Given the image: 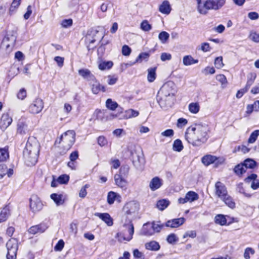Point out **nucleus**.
<instances>
[{
    "label": "nucleus",
    "mask_w": 259,
    "mask_h": 259,
    "mask_svg": "<svg viewBox=\"0 0 259 259\" xmlns=\"http://www.w3.org/2000/svg\"><path fill=\"white\" fill-rule=\"evenodd\" d=\"M209 128L206 124L196 123L187 128L185 139L193 146L199 147L209 138Z\"/></svg>",
    "instance_id": "nucleus-1"
},
{
    "label": "nucleus",
    "mask_w": 259,
    "mask_h": 259,
    "mask_svg": "<svg viewBox=\"0 0 259 259\" xmlns=\"http://www.w3.org/2000/svg\"><path fill=\"white\" fill-rule=\"evenodd\" d=\"M39 152V144L34 137L29 138L23 151V156L28 165H33L37 162Z\"/></svg>",
    "instance_id": "nucleus-2"
},
{
    "label": "nucleus",
    "mask_w": 259,
    "mask_h": 259,
    "mask_svg": "<svg viewBox=\"0 0 259 259\" xmlns=\"http://www.w3.org/2000/svg\"><path fill=\"white\" fill-rule=\"evenodd\" d=\"M176 92V85L174 82L170 81L165 83L158 93L161 96L160 99L158 101L159 104H161L162 101L167 102V104H169L170 101H173Z\"/></svg>",
    "instance_id": "nucleus-3"
},
{
    "label": "nucleus",
    "mask_w": 259,
    "mask_h": 259,
    "mask_svg": "<svg viewBox=\"0 0 259 259\" xmlns=\"http://www.w3.org/2000/svg\"><path fill=\"white\" fill-rule=\"evenodd\" d=\"M226 0H206L203 6L199 7L198 12L202 15H206L208 10H218L220 9L225 4Z\"/></svg>",
    "instance_id": "nucleus-4"
},
{
    "label": "nucleus",
    "mask_w": 259,
    "mask_h": 259,
    "mask_svg": "<svg viewBox=\"0 0 259 259\" xmlns=\"http://www.w3.org/2000/svg\"><path fill=\"white\" fill-rule=\"evenodd\" d=\"M134 233V225L130 223L123 226L121 231L116 234V238L120 242L129 241L133 238Z\"/></svg>",
    "instance_id": "nucleus-5"
},
{
    "label": "nucleus",
    "mask_w": 259,
    "mask_h": 259,
    "mask_svg": "<svg viewBox=\"0 0 259 259\" xmlns=\"http://www.w3.org/2000/svg\"><path fill=\"white\" fill-rule=\"evenodd\" d=\"M75 133L73 130H69L64 133L60 138V141L64 148L63 154L69 150L75 142Z\"/></svg>",
    "instance_id": "nucleus-6"
},
{
    "label": "nucleus",
    "mask_w": 259,
    "mask_h": 259,
    "mask_svg": "<svg viewBox=\"0 0 259 259\" xmlns=\"http://www.w3.org/2000/svg\"><path fill=\"white\" fill-rule=\"evenodd\" d=\"M131 159L134 166L138 169L142 168L144 164V155L140 148L131 151Z\"/></svg>",
    "instance_id": "nucleus-7"
},
{
    "label": "nucleus",
    "mask_w": 259,
    "mask_h": 259,
    "mask_svg": "<svg viewBox=\"0 0 259 259\" xmlns=\"http://www.w3.org/2000/svg\"><path fill=\"white\" fill-rule=\"evenodd\" d=\"M6 246L8 250L7 259H16L18 248V241L14 238H12L7 242Z\"/></svg>",
    "instance_id": "nucleus-8"
},
{
    "label": "nucleus",
    "mask_w": 259,
    "mask_h": 259,
    "mask_svg": "<svg viewBox=\"0 0 259 259\" xmlns=\"http://www.w3.org/2000/svg\"><path fill=\"white\" fill-rule=\"evenodd\" d=\"M104 37L102 34L99 35V31L97 30H93L91 31V33H88L86 36L85 39L87 43H89L88 46L89 51L93 49L94 46H92L91 45L94 44L97 40H102Z\"/></svg>",
    "instance_id": "nucleus-9"
},
{
    "label": "nucleus",
    "mask_w": 259,
    "mask_h": 259,
    "mask_svg": "<svg viewBox=\"0 0 259 259\" xmlns=\"http://www.w3.org/2000/svg\"><path fill=\"white\" fill-rule=\"evenodd\" d=\"M44 108V102L41 99H36L29 106L30 112L33 114H37L41 111Z\"/></svg>",
    "instance_id": "nucleus-10"
},
{
    "label": "nucleus",
    "mask_w": 259,
    "mask_h": 259,
    "mask_svg": "<svg viewBox=\"0 0 259 259\" xmlns=\"http://www.w3.org/2000/svg\"><path fill=\"white\" fill-rule=\"evenodd\" d=\"M30 207L32 211L37 212L42 209L43 204L39 198L34 196L30 199Z\"/></svg>",
    "instance_id": "nucleus-11"
},
{
    "label": "nucleus",
    "mask_w": 259,
    "mask_h": 259,
    "mask_svg": "<svg viewBox=\"0 0 259 259\" xmlns=\"http://www.w3.org/2000/svg\"><path fill=\"white\" fill-rule=\"evenodd\" d=\"M198 195L193 191H189L185 195V198H180L178 202L180 204H184L186 202H192L198 199Z\"/></svg>",
    "instance_id": "nucleus-12"
},
{
    "label": "nucleus",
    "mask_w": 259,
    "mask_h": 259,
    "mask_svg": "<svg viewBox=\"0 0 259 259\" xmlns=\"http://www.w3.org/2000/svg\"><path fill=\"white\" fill-rule=\"evenodd\" d=\"M13 121L12 118L10 116L8 113H4L0 120V128L4 131L12 123Z\"/></svg>",
    "instance_id": "nucleus-13"
},
{
    "label": "nucleus",
    "mask_w": 259,
    "mask_h": 259,
    "mask_svg": "<svg viewBox=\"0 0 259 259\" xmlns=\"http://www.w3.org/2000/svg\"><path fill=\"white\" fill-rule=\"evenodd\" d=\"M215 194L221 199L228 194L226 186L221 182H217L215 185Z\"/></svg>",
    "instance_id": "nucleus-14"
},
{
    "label": "nucleus",
    "mask_w": 259,
    "mask_h": 259,
    "mask_svg": "<svg viewBox=\"0 0 259 259\" xmlns=\"http://www.w3.org/2000/svg\"><path fill=\"white\" fill-rule=\"evenodd\" d=\"M48 227V226L46 223H40L39 225L31 227L28 230V232L33 235L42 233L47 229Z\"/></svg>",
    "instance_id": "nucleus-15"
},
{
    "label": "nucleus",
    "mask_w": 259,
    "mask_h": 259,
    "mask_svg": "<svg viewBox=\"0 0 259 259\" xmlns=\"http://www.w3.org/2000/svg\"><path fill=\"white\" fill-rule=\"evenodd\" d=\"M257 175L255 174H252L248 176L245 179V182L248 184H250V187L253 190H256L259 188V181L256 180Z\"/></svg>",
    "instance_id": "nucleus-16"
},
{
    "label": "nucleus",
    "mask_w": 259,
    "mask_h": 259,
    "mask_svg": "<svg viewBox=\"0 0 259 259\" xmlns=\"http://www.w3.org/2000/svg\"><path fill=\"white\" fill-rule=\"evenodd\" d=\"M185 222V219L184 218H180L174 219L167 221L165 226L167 227L175 228L182 225Z\"/></svg>",
    "instance_id": "nucleus-17"
},
{
    "label": "nucleus",
    "mask_w": 259,
    "mask_h": 259,
    "mask_svg": "<svg viewBox=\"0 0 259 259\" xmlns=\"http://www.w3.org/2000/svg\"><path fill=\"white\" fill-rule=\"evenodd\" d=\"M138 209L139 204L134 201L127 203L123 207L124 212L127 214H131L135 212L138 211Z\"/></svg>",
    "instance_id": "nucleus-18"
},
{
    "label": "nucleus",
    "mask_w": 259,
    "mask_h": 259,
    "mask_svg": "<svg viewBox=\"0 0 259 259\" xmlns=\"http://www.w3.org/2000/svg\"><path fill=\"white\" fill-rule=\"evenodd\" d=\"M27 124L23 119H19L17 123V133L21 135H25L28 132Z\"/></svg>",
    "instance_id": "nucleus-19"
},
{
    "label": "nucleus",
    "mask_w": 259,
    "mask_h": 259,
    "mask_svg": "<svg viewBox=\"0 0 259 259\" xmlns=\"http://www.w3.org/2000/svg\"><path fill=\"white\" fill-rule=\"evenodd\" d=\"M162 180L158 177L153 178L149 183L150 189L154 191L159 189L162 185Z\"/></svg>",
    "instance_id": "nucleus-20"
},
{
    "label": "nucleus",
    "mask_w": 259,
    "mask_h": 259,
    "mask_svg": "<svg viewBox=\"0 0 259 259\" xmlns=\"http://www.w3.org/2000/svg\"><path fill=\"white\" fill-rule=\"evenodd\" d=\"M78 74L84 79L88 80H95V76L88 69H81L78 70Z\"/></svg>",
    "instance_id": "nucleus-21"
},
{
    "label": "nucleus",
    "mask_w": 259,
    "mask_h": 259,
    "mask_svg": "<svg viewBox=\"0 0 259 259\" xmlns=\"http://www.w3.org/2000/svg\"><path fill=\"white\" fill-rule=\"evenodd\" d=\"M141 234L146 236H151L154 234V230L151 223H147L143 226Z\"/></svg>",
    "instance_id": "nucleus-22"
},
{
    "label": "nucleus",
    "mask_w": 259,
    "mask_h": 259,
    "mask_svg": "<svg viewBox=\"0 0 259 259\" xmlns=\"http://www.w3.org/2000/svg\"><path fill=\"white\" fill-rule=\"evenodd\" d=\"M115 184L121 188H126L127 182L122 175L115 174L114 176Z\"/></svg>",
    "instance_id": "nucleus-23"
},
{
    "label": "nucleus",
    "mask_w": 259,
    "mask_h": 259,
    "mask_svg": "<svg viewBox=\"0 0 259 259\" xmlns=\"http://www.w3.org/2000/svg\"><path fill=\"white\" fill-rule=\"evenodd\" d=\"M95 215L103 220L109 226L113 225V222L110 215L107 213L97 212Z\"/></svg>",
    "instance_id": "nucleus-24"
},
{
    "label": "nucleus",
    "mask_w": 259,
    "mask_h": 259,
    "mask_svg": "<svg viewBox=\"0 0 259 259\" xmlns=\"http://www.w3.org/2000/svg\"><path fill=\"white\" fill-rule=\"evenodd\" d=\"M159 11L162 14H168L171 11L170 6L167 1H164L159 6Z\"/></svg>",
    "instance_id": "nucleus-25"
},
{
    "label": "nucleus",
    "mask_w": 259,
    "mask_h": 259,
    "mask_svg": "<svg viewBox=\"0 0 259 259\" xmlns=\"http://www.w3.org/2000/svg\"><path fill=\"white\" fill-rule=\"evenodd\" d=\"M10 215V210L8 206L3 208L0 212V223L6 221Z\"/></svg>",
    "instance_id": "nucleus-26"
},
{
    "label": "nucleus",
    "mask_w": 259,
    "mask_h": 259,
    "mask_svg": "<svg viewBox=\"0 0 259 259\" xmlns=\"http://www.w3.org/2000/svg\"><path fill=\"white\" fill-rule=\"evenodd\" d=\"M218 159L217 157L211 155H207L202 158V162L205 165L214 163Z\"/></svg>",
    "instance_id": "nucleus-27"
},
{
    "label": "nucleus",
    "mask_w": 259,
    "mask_h": 259,
    "mask_svg": "<svg viewBox=\"0 0 259 259\" xmlns=\"http://www.w3.org/2000/svg\"><path fill=\"white\" fill-rule=\"evenodd\" d=\"M156 67H151L148 69L147 80L149 82H153L156 79Z\"/></svg>",
    "instance_id": "nucleus-28"
},
{
    "label": "nucleus",
    "mask_w": 259,
    "mask_h": 259,
    "mask_svg": "<svg viewBox=\"0 0 259 259\" xmlns=\"http://www.w3.org/2000/svg\"><path fill=\"white\" fill-rule=\"evenodd\" d=\"M198 62V60L194 59L191 56H185L183 59V63L185 66H189Z\"/></svg>",
    "instance_id": "nucleus-29"
},
{
    "label": "nucleus",
    "mask_w": 259,
    "mask_h": 259,
    "mask_svg": "<svg viewBox=\"0 0 259 259\" xmlns=\"http://www.w3.org/2000/svg\"><path fill=\"white\" fill-rule=\"evenodd\" d=\"M147 249L153 251H157L160 249L159 243L155 241H152L145 244Z\"/></svg>",
    "instance_id": "nucleus-30"
},
{
    "label": "nucleus",
    "mask_w": 259,
    "mask_h": 259,
    "mask_svg": "<svg viewBox=\"0 0 259 259\" xmlns=\"http://www.w3.org/2000/svg\"><path fill=\"white\" fill-rule=\"evenodd\" d=\"M92 92L94 94H97L100 91H102L103 92L106 91L105 87L100 84L98 82L95 81L93 84L92 87Z\"/></svg>",
    "instance_id": "nucleus-31"
},
{
    "label": "nucleus",
    "mask_w": 259,
    "mask_h": 259,
    "mask_svg": "<svg viewBox=\"0 0 259 259\" xmlns=\"http://www.w3.org/2000/svg\"><path fill=\"white\" fill-rule=\"evenodd\" d=\"M9 157L8 147L0 148V162L7 160Z\"/></svg>",
    "instance_id": "nucleus-32"
},
{
    "label": "nucleus",
    "mask_w": 259,
    "mask_h": 259,
    "mask_svg": "<svg viewBox=\"0 0 259 259\" xmlns=\"http://www.w3.org/2000/svg\"><path fill=\"white\" fill-rule=\"evenodd\" d=\"M226 215L219 214H217L214 218V222L216 224L221 226L226 225L227 223Z\"/></svg>",
    "instance_id": "nucleus-33"
},
{
    "label": "nucleus",
    "mask_w": 259,
    "mask_h": 259,
    "mask_svg": "<svg viewBox=\"0 0 259 259\" xmlns=\"http://www.w3.org/2000/svg\"><path fill=\"white\" fill-rule=\"evenodd\" d=\"M225 204L231 208H234L235 207V203L233 201V199L227 194V196L221 199Z\"/></svg>",
    "instance_id": "nucleus-34"
},
{
    "label": "nucleus",
    "mask_w": 259,
    "mask_h": 259,
    "mask_svg": "<svg viewBox=\"0 0 259 259\" xmlns=\"http://www.w3.org/2000/svg\"><path fill=\"white\" fill-rule=\"evenodd\" d=\"M139 113L138 111L134 110L132 109L127 110L125 112V115L123 116L124 118L126 119L136 117L138 116Z\"/></svg>",
    "instance_id": "nucleus-35"
},
{
    "label": "nucleus",
    "mask_w": 259,
    "mask_h": 259,
    "mask_svg": "<svg viewBox=\"0 0 259 259\" xmlns=\"http://www.w3.org/2000/svg\"><path fill=\"white\" fill-rule=\"evenodd\" d=\"M51 198L55 202L57 205L59 206L63 203L62 195L56 193H53L51 195Z\"/></svg>",
    "instance_id": "nucleus-36"
},
{
    "label": "nucleus",
    "mask_w": 259,
    "mask_h": 259,
    "mask_svg": "<svg viewBox=\"0 0 259 259\" xmlns=\"http://www.w3.org/2000/svg\"><path fill=\"white\" fill-rule=\"evenodd\" d=\"M243 164L246 169L248 168L252 169L256 166V162L252 159L247 158L244 161Z\"/></svg>",
    "instance_id": "nucleus-37"
},
{
    "label": "nucleus",
    "mask_w": 259,
    "mask_h": 259,
    "mask_svg": "<svg viewBox=\"0 0 259 259\" xmlns=\"http://www.w3.org/2000/svg\"><path fill=\"white\" fill-rule=\"evenodd\" d=\"M113 63L112 61H103L99 63V68L101 70L109 69L113 66Z\"/></svg>",
    "instance_id": "nucleus-38"
},
{
    "label": "nucleus",
    "mask_w": 259,
    "mask_h": 259,
    "mask_svg": "<svg viewBox=\"0 0 259 259\" xmlns=\"http://www.w3.org/2000/svg\"><path fill=\"white\" fill-rule=\"evenodd\" d=\"M118 105L116 102H114L111 99H108L106 102V107L112 111L115 110L118 107Z\"/></svg>",
    "instance_id": "nucleus-39"
},
{
    "label": "nucleus",
    "mask_w": 259,
    "mask_h": 259,
    "mask_svg": "<svg viewBox=\"0 0 259 259\" xmlns=\"http://www.w3.org/2000/svg\"><path fill=\"white\" fill-rule=\"evenodd\" d=\"M172 149L175 151H181L183 149V145L182 141L179 139L176 140L173 143Z\"/></svg>",
    "instance_id": "nucleus-40"
},
{
    "label": "nucleus",
    "mask_w": 259,
    "mask_h": 259,
    "mask_svg": "<svg viewBox=\"0 0 259 259\" xmlns=\"http://www.w3.org/2000/svg\"><path fill=\"white\" fill-rule=\"evenodd\" d=\"M234 171L236 174L240 176L246 171V169L242 163L236 165L234 168Z\"/></svg>",
    "instance_id": "nucleus-41"
},
{
    "label": "nucleus",
    "mask_w": 259,
    "mask_h": 259,
    "mask_svg": "<svg viewBox=\"0 0 259 259\" xmlns=\"http://www.w3.org/2000/svg\"><path fill=\"white\" fill-rule=\"evenodd\" d=\"M246 186L244 187L243 184L242 183H240L237 185L236 190L240 193L243 194L245 196L249 197L251 195L246 193L245 188Z\"/></svg>",
    "instance_id": "nucleus-42"
},
{
    "label": "nucleus",
    "mask_w": 259,
    "mask_h": 259,
    "mask_svg": "<svg viewBox=\"0 0 259 259\" xmlns=\"http://www.w3.org/2000/svg\"><path fill=\"white\" fill-rule=\"evenodd\" d=\"M169 202L166 199H162L159 200L157 203V208L161 210H164L169 205Z\"/></svg>",
    "instance_id": "nucleus-43"
},
{
    "label": "nucleus",
    "mask_w": 259,
    "mask_h": 259,
    "mask_svg": "<svg viewBox=\"0 0 259 259\" xmlns=\"http://www.w3.org/2000/svg\"><path fill=\"white\" fill-rule=\"evenodd\" d=\"M199 105L197 103H191L189 105V110L190 112L196 114L199 111Z\"/></svg>",
    "instance_id": "nucleus-44"
},
{
    "label": "nucleus",
    "mask_w": 259,
    "mask_h": 259,
    "mask_svg": "<svg viewBox=\"0 0 259 259\" xmlns=\"http://www.w3.org/2000/svg\"><path fill=\"white\" fill-rule=\"evenodd\" d=\"M119 196L115 192L110 191L108 193L107 195V202L109 204H112L114 203L116 198Z\"/></svg>",
    "instance_id": "nucleus-45"
},
{
    "label": "nucleus",
    "mask_w": 259,
    "mask_h": 259,
    "mask_svg": "<svg viewBox=\"0 0 259 259\" xmlns=\"http://www.w3.org/2000/svg\"><path fill=\"white\" fill-rule=\"evenodd\" d=\"M154 230V233L159 232L162 228L165 226V225L161 224L159 222L151 223Z\"/></svg>",
    "instance_id": "nucleus-46"
},
{
    "label": "nucleus",
    "mask_w": 259,
    "mask_h": 259,
    "mask_svg": "<svg viewBox=\"0 0 259 259\" xmlns=\"http://www.w3.org/2000/svg\"><path fill=\"white\" fill-rule=\"evenodd\" d=\"M259 136V130H256L253 131L250 135L248 140V143L250 144L254 143L257 139V137Z\"/></svg>",
    "instance_id": "nucleus-47"
},
{
    "label": "nucleus",
    "mask_w": 259,
    "mask_h": 259,
    "mask_svg": "<svg viewBox=\"0 0 259 259\" xmlns=\"http://www.w3.org/2000/svg\"><path fill=\"white\" fill-rule=\"evenodd\" d=\"M169 37V34L166 31H162L158 35V38L162 44H165Z\"/></svg>",
    "instance_id": "nucleus-48"
},
{
    "label": "nucleus",
    "mask_w": 259,
    "mask_h": 259,
    "mask_svg": "<svg viewBox=\"0 0 259 259\" xmlns=\"http://www.w3.org/2000/svg\"><path fill=\"white\" fill-rule=\"evenodd\" d=\"M166 240L169 243L174 244L179 241V238L175 234L171 233L168 235Z\"/></svg>",
    "instance_id": "nucleus-49"
},
{
    "label": "nucleus",
    "mask_w": 259,
    "mask_h": 259,
    "mask_svg": "<svg viewBox=\"0 0 259 259\" xmlns=\"http://www.w3.org/2000/svg\"><path fill=\"white\" fill-rule=\"evenodd\" d=\"M141 28L145 31H149L152 28V26L150 25L147 20H144L141 23Z\"/></svg>",
    "instance_id": "nucleus-50"
},
{
    "label": "nucleus",
    "mask_w": 259,
    "mask_h": 259,
    "mask_svg": "<svg viewBox=\"0 0 259 259\" xmlns=\"http://www.w3.org/2000/svg\"><path fill=\"white\" fill-rule=\"evenodd\" d=\"M149 56L150 54L149 53H141L139 54L134 63L139 62H141L143 60L147 59Z\"/></svg>",
    "instance_id": "nucleus-51"
},
{
    "label": "nucleus",
    "mask_w": 259,
    "mask_h": 259,
    "mask_svg": "<svg viewBox=\"0 0 259 259\" xmlns=\"http://www.w3.org/2000/svg\"><path fill=\"white\" fill-rule=\"evenodd\" d=\"M255 253L254 250L251 247H247L244 251V257L245 259H250V254H254Z\"/></svg>",
    "instance_id": "nucleus-52"
},
{
    "label": "nucleus",
    "mask_w": 259,
    "mask_h": 259,
    "mask_svg": "<svg viewBox=\"0 0 259 259\" xmlns=\"http://www.w3.org/2000/svg\"><path fill=\"white\" fill-rule=\"evenodd\" d=\"M249 38L255 42H259V34L255 31L250 32Z\"/></svg>",
    "instance_id": "nucleus-53"
},
{
    "label": "nucleus",
    "mask_w": 259,
    "mask_h": 259,
    "mask_svg": "<svg viewBox=\"0 0 259 259\" xmlns=\"http://www.w3.org/2000/svg\"><path fill=\"white\" fill-rule=\"evenodd\" d=\"M59 184H66L69 180V177L67 175H62L58 178Z\"/></svg>",
    "instance_id": "nucleus-54"
},
{
    "label": "nucleus",
    "mask_w": 259,
    "mask_h": 259,
    "mask_svg": "<svg viewBox=\"0 0 259 259\" xmlns=\"http://www.w3.org/2000/svg\"><path fill=\"white\" fill-rule=\"evenodd\" d=\"M214 65L217 68H222L224 65L223 63V57H218L216 58L214 61Z\"/></svg>",
    "instance_id": "nucleus-55"
},
{
    "label": "nucleus",
    "mask_w": 259,
    "mask_h": 259,
    "mask_svg": "<svg viewBox=\"0 0 259 259\" xmlns=\"http://www.w3.org/2000/svg\"><path fill=\"white\" fill-rule=\"evenodd\" d=\"M89 184H85L83 187L81 188L79 193V196L81 198H84L87 194V189L89 188Z\"/></svg>",
    "instance_id": "nucleus-56"
},
{
    "label": "nucleus",
    "mask_w": 259,
    "mask_h": 259,
    "mask_svg": "<svg viewBox=\"0 0 259 259\" xmlns=\"http://www.w3.org/2000/svg\"><path fill=\"white\" fill-rule=\"evenodd\" d=\"M132 52L131 49L127 45H124L122 48V53L125 56H129Z\"/></svg>",
    "instance_id": "nucleus-57"
},
{
    "label": "nucleus",
    "mask_w": 259,
    "mask_h": 259,
    "mask_svg": "<svg viewBox=\"0 0 259 259\" xmlns=\"http://www.w3.org/2000/svg\"><path fill=\"white\" fill-rule=\"evenodd\" d=\"M64 246V242L63 240L60 239L59 240L58 243L56 244L55 246L54 247V249L56 251H60L62 250Z\"/></svg>",
    "instance_id": "nucleus-58"
},
{
    "label": "nucleus",
    "mask_w": 259,
    "mask_h": 259,
    "mask_svg": "<svg viewBox=\"0 0 259 259\" xmlns=\"http://www.w3.org/2000/svg\"><path fill=\"white\" fill-rule=\"evenodd\" d=\"M20 1L19 0H13L11 7L10 8V12L15 11V9L17 8L20 4Z\"/></svg>",
    "instance_id": "nucleus-59"
},
{
    "label": "nucleus",
    "mask_w": 259,
    "mask_h": 259,
    "mask_svg": "<svg viewBox=\"0 0 259 259\" xmlns=\"http://www.w3.org/2000/svg\"><path fill=\"white\" fill-rule=\"evenodd\" d=\"M216 79L220 81L222 85L226 84L227 81L226 76L223 74H219L217 75Z\"/></svg>",
    "instance_id": "nucleus-60"
},
{
    "label": "nucleus",
    "mask_w": 259,
    "mask_h": 259,
    "mask_svg": "<svg viewBox=\"0 0 259 259\" xmlns=\"http://www.w3.org/2000/svg\"><path fill=\"white\" fill-rule=\"evenodd\" d=\"M199 50H201L204 52H208L210 50L209 44L207 42H203L201 44L200 48Z\"/></svg>",
    "instance_id": "nucleus-61"
},
{
    "label": "nucleus",
    "mask_w": 259,
    "mask_h": 259,
    "mask_svg": "<svg viewBox=\"0 0 259 259\" xmlns=\"http://www.w3.org/2000/svg\"><path fill=\"white\" fill-rule=\"evenodd\" d=\"M161 135L164 137H171L174 136V132L172 129H168L162 132Z\"/></svg>",
    "instance_id": "nucleus-62"
},
{
    "label": "nucleus",
    "mask_w": 259,
    "mask_h": 259,
    "mask_svg": "<svg viewBox=\"0 0 259 259\" xmlns=\"http://www.w3.org/2000/svg\"><path fill=\"white\" fill-rule=\"evenodd\" d=\"M72 20L71 19H65L62 21L61 25L62 27L67 28L69 26H71L72 25Z\"/></svg>",
    "instance_id": "nucleus-63"
},
{
    "label": "nucleus",
    "mask_w": 259,
    "mask_h": 259,
    "mask_svg": "<svg viewBox=\"0 0 259 259\" xmlns=\"http://www.w3.org/2000/svg\"><path fill=\"white\" fill-rule=\"evenodd\" d=\"M134 256L137 259H143V254L138 249H135L133 251Z\"/></svg>",
    "instance_id": "nucleus-64"
}]
</instances>
